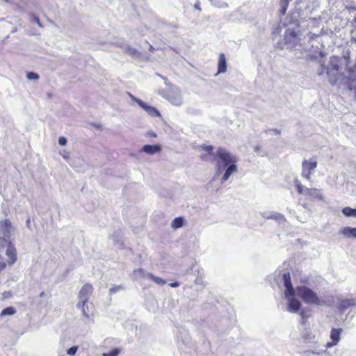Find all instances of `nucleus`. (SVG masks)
Wrapping results in <instances>:
<instances>
[{
    "label": "nucleus",
    "instance_id": "obj_1",
    "mask_svg": "<svg viewBox=\"0 0 356 356\" xmlns=\"http://www.w3.org/2000/svg\"><path fill=\"white\" fill-rule=\"evenodd\" d=\"M214 159L217 161L218 172H220L222 167L221 163H222L223 167H227L221 179L222 182L227 181L232 173L237 171L236 163L238 159L225 148L218 147L215 154Z\"/></svg>",
    "mask_w": 356,
    "mask_h": 356
},
{
    "label": "nucleus",
    "instance_id": "obj_2",
    "mask_svg": "<svg viewBox=\"0 0 356 356\" xmlns=\"http://www.w3.org/2000/svg\"><path fill=\"white\" fill-rule=\"evenodd\" d=\"M298 296L303 302L307 304L323 305L325 302L321 300L317 294L306 286H298L296 289Z\"/></svg>",
    "mask_w": 356,
    "mask_h": 356
},
{
    "label": "nucleus",
    "instance_id": "obj_3",
    "mask_svg": "<svg viewBox=\"0 0 356 356\" xmlns=\"http://www.w3.org/2000/svg\"><path fill=\"white\" fill-rule=\"evenodd\" d=\"M295 185L298 193L299 194H303L304 195L306 196L307 199L309 200H322L323 199L321 191L320 189L314 188L305 189L304 186L298 179L295 180Z\"/></svg>",
    "mask_w": 356,
    "mask_h": 356
},
{
    "label": "nucleus",
    "instance_id": "obj_4",
    "mask_svg": "<svg viewBox=\"0 0 356 356\" xmlns=\"http://www.w3.org/2000/svg\"><path fill=\"white\" fill-rule=\"evenodd\" d=\"M92 286L90 284H86L82 286L79 293V301L77 304V306L82 308L83 314L87 318H89L90 315L86 312L84 306L88 302L89 298L92 293Z\"/></svg>",
    "mask_w": 356,
    "mask_h": 356
},
{
    "label": "nucleus",
    "instance_id": "obj_5",
    "mask_svg": "<svg viewBox=\"0 0 356 356\" xmlns=\"http://www.w3.org/2000/svg\"><path fill=\"white\" fill-rule=\"evenodd\" d=\"M199 150L202 152L200 155V159L202 161H213L214 159V154L213 150L214 148L212 145H202L199 147Z\"/></svg>",
    "mask_w": 356,
    "mask_h": 356
},
{
    "label": "nucleus",
    "instance_id": "obj_6",
    "mask_svg": "<svg viewBox=\"0 0 356 356\" xmlns=\"http://www.w3.org/2000/svg\"><path fill=\"white\" fill-rule=\"evenodd\" d=\"M302 176L309 180L312 172L317 166V162L315 160H304L302 163Z\"/></svg>",
    "mask_w": 356,
    "mask_h": 356
},
{
    "label": "nucleus",
    "instance_id": "obj_7",
    "mask_svg": "<svg viewBox=\"0 0 356 356\" xmlns=\"http://www.w3.org/2000/svg\"><path fill=\"white\" fill-rule=\"evenodd\" d=\"M356 306V299L354 298H342L339 300L337 308L339 312H344L349 308Z\"/></svg>",
    "mask_w": 356,
    "mask_h": 356
},
{
    "label": "nucleus",
    "instance_id": "obj_8",
    "mask_svg": "<svg viewBox=\"0 0 356 356\" xmlns=\"http://www.w3.org/2000/svg\"><path fill=\"white\" fill-rule=\"evenodd\" d=\"M7 257H8V265L12 266L13 265L15 261H17V250L14 245V244L12 242H9L7 246L6 252Z\"/></svg>",
    "mask_w": 356,
    "mask_h": 356
},
{
    "label": "nucleus",
    "instance_id": "obj_9",
    "mask_svg": "<svg viewBox=\"0 0 356 356\" xmlns=\"http://www.w3.org/2000/svg\"><path fill=\"white\" fill-rule=\"evenodd\" d=\"M283 280H284V286L286 287V291L284 293L285 297L288 298L289 296H294L295 290L293 287L290 273H284Z\"/></svg>",
    "mask_w": 356,
    "mask_h": 356
},
{
    "label": "nucleus",
    "instance_id": "obj_10",
    "mask_svg": "<svg viewBox=\"0 0 356 356\" xmlns=\"http://www.w3.org/2000/svg\"><path fill=\"white\" fill-rule=\"evenodd\" d=\"M341 332L342 329L341 328H333L330 332L332 342H327L326 347L329 348L337 345L340 340Z\"/></svg>",
    "mask_w": 356,
    "mask_h": 356
},
{
    "label": "nucleus",
    "instance_id": "obj_11",
    "mask_svg": "<svg viewBox=\"0 0 356 356\" xmlns=\"http://www.w3.org/2000/svg\"><path fill=\"white\" fill-rule=\"evenodd\" d=\"M288 310L291 312H297L301 307V304L299 300L294 298L293 296H289Z\"/></svg>",
    "mask_w": 356,
    "mask_h": 356
},
{
    "label": "nucleus",
    "instance_id": "obj_12",
    "mask_svg": "<svg viewBox=\"0 0 356 356\" xmlns=\"http://www.w3.org/2000/svg\"><path fill=\"white\" fill-rule=\"evenodd\" d=\"M138 104L140 107L145 110L149 115L156 117L160 116V113L156 108L147 105L141 100H138Z\"/></svg>",
    "mask_w": 356,
    "mask_h": 356
},
{
    "label": "nucleus",
    "instance_id": "obj_13",
    "mask_svg": "<svg viewBox=\"0 0 356 356\" xmlns=\"http://www.w3.org/2000/svg\"><path fill=\"white\" fill-rule=\"evenodd\" d=\"M227 71V60L225 54L220 53L218 62L217 74L225 73Z\"/></svg>",
    "mask_w": 356,
    "mask_h": 356
},
{
    "label": "nucleus",
    "instance_id": "obj_14",
    "mask_svg": "<svg viewBox=\"0 0 356 356\" xmlns=\"http://www.w3.org/2000/svg\"><path fill=\"white\" fill-rule=\"evenodd\" d=\"M142 150L147 154L152 155L161 150L159 145H145L143 147Z\"/></svg>",
    "mask_w": 356,
    "mask_h": 356
},
{
    "label": "nucleus",
    "instance_id": "obj_15",
    "mask_svg": "<svg viewBox=\"0 0 356 356\" xmlns=\"http://www.w3.org/2000/svg\"><path fill=\"white\" fill-rule=\"evenodd\" d=\"M341 233L348 238H356V228L350 227H345L341 230Z\"/></svg>",
    "mask_w": 356,
    "mask_h": 356
},
{
    "label": "nucleus",
    "instance_id": "obj_16",
    "mask_svg": "<svg viewBox=\"0 0 356 356\" xmlns=\"http://www.w3.org/2000/svg\"><path fill=\"white\" fill-rule=\"evenodd\" d=\"M342 213L347 217H355L356 218V209H353L349 207H344L342 209Z\"/></svg>",
    "mask_w": 356,
    "mask_h": 356
},
{
    "label": "nucleus",
    "instance_id": "obj_17",
    "mask_svg": "<svg viewBox=\"0 0 356 356\" xmlns=\"http://www.w3.org/2000/svg\"><path fill=\"white\" fill-rule=\"evenodd\" d=\"M291 0H280V13L281 15H284L289 6Z\"/></svg>",
    "mask_w": 356,
    "mask_h": 356
},
{
    "label": "nucleus",
    "instance_id": "obj_18",
    "mask_svg": "<svg viewBox=\"0 0 356 356\" xmlns=\"http://www.w3.org/2000/svg\"><path fill=\"white\" fill-rule=\"evenodd\" d=\"M147 277L151 280H152L153 282H154L155 283H156L159 285H164L165 284V281L164 280H163L161 277H156V276L154 275L153 274L149 273L147 275Z\"/></svg>",
    "mask_w": 356,
    "mask_h": 356
},
{
    "label": "nucleus",
    "instance_id": "obj_19",
    "mask_svg": "<svg viewBox=\"0 0 356 356\" xmlns=\"http://www.w3.org/2000/svg\"><path fill=\"white\" fill-rule=\"evenodd\" d=\"M184 223L183 218L181 217L175 218L172 222V227L174 229H177L182 227Z\"/></svg>",
    "mask_w": 356,
    "mask_h": 356
},
{
    "label": "nucleus",
    "instance_id": "obj_20",
    "mask_svg": "<svg viewBox=\"0 0 356 356\" xmlns=\"http://www.w3.org/2000/svg\"><path fill=\"white\" fill-rule=\"evenodd\" d=\"M15 313L16 310L13 307H8L1 311V316L13 315Z\"/></svg>",
    "mask_w": 356,
    "mask_h": 356
},
{
    "label": "nucleus",
    "instance_id": "obj_21",
    "mask_svg": "<svg viewBox=\"0 0 356 356\" xmlns=\"http://www.w3.org/2000/svg\"><path fill=\"white\" fill-rule=\"evenodd\" d=\"M120 353V350L118 348H114L108 353H104L102 354V356H118Z\"/></svg>",
    "mask_w": 356,
    "mask_h": 356
},
{
    "label": "nucleus",
    "instance_id": "obj_22",
    "mask_svg": "<svg viewBox=\"0 0 356 356\" xmlns=\"http://www.w3.org/2000/svg\"><path fill=\"white\" fill-rule=\"evenodd\" d=\"M339 65L337 64H334V62L333 60L331 61V63H330V69L328 70V74H330L332 70H334L337 72V74H338L339 73Z\"/></svg>",
    "mask_w": 356,
    "mask_h": 356
},
{
    "label": "nucleus",
    "instance_id": "obj_23",
    "mask_svg": "<svg viewBox=\"0 0 356 356\" xmlns=\"http://www.w3.org/2000/svg\"><path fill=\"white\" fill-rule=\"evenodd\" d=\"M26 76L30 80H38L39 79L38 74L33 72H29Z\"/></svg>",
    "mask_w": 356,
    "mask_h": 356
},
{
    "label": "nucleus",
    "instance_id": "obj_24",
    "mask_svg": "<svg viewBox=\"0 0 356 356\" xmlns=\"http://www.w3.org/2000/svg\"><path fill=\"white\" fill-rule=\"evenodd\" d=\"M1 225L6 229H8L11 227V222L8 219H5L3 220H1L0 222Z\"/></svg>",
    "mask_w": 356,
    "mask_h": 356
},
{
    "label": "nucleus",
    "instance_id": "obj_25",
    "mask_svg": "<svg viewBox=\"0 0 356 356\" xmlns=\"http://www.w3.org/2000/svg\"><path fill=\"white\" fill-rule=\"evenodd\" d=\"M78 346H72L67 350V354L70 355H74L77 352Z\"/></svg>",
    "mask_w": 356,
    "mask_h": 356
},
{
    "label": "nucleus",
    "instance_id": "obj_26",
    "mask_svg": "<svg viewBox=\"0 0 356 356\" xmlns=\"http://www.w3.org/2000/svg\"><path fill=\"white\" fill-rule=\"evenodd\" d=\"M58 143L61 146H64L66 145L67 143V140L65 137L63 136H60L59 138H58Z\"/></svg>",
    "mask_w": 356,
    "mask_h": 356
},
{
    "label": "nucleus",
    "instance_id": "obj_27",
    "mask_svg": "<svg viewBox=\"0 0 356 356\" xmlns=\"http://www.w3.org/2000/svg\"><path fill=\"white\" fill-rule=\"evenodd\" d=\"M122 289V286H115L110 289V293H113L119 291L120 289Z\"/></svg>",
    "mask_w": 356,
    "mask_h": 356
},
{
    "label": "nucleus",
    "instance_id": "obj_28",
    "mask_svg": "<svg viewBox=\"0 0 356 356\" xmlns=\"http://www.w3.org/2000/svg\"><path fill=\"white\" fill-rule=\"evenodd\" d=\"M33 19H34V22L35 23H37L40 27L42 26V24H41L40 21V19L38 17L34 16Z\"/></svg>",
    "mask_w": 356,
    "mask_h": 356
},
{
    "label": "nucleus",
    "instance_id": "obj_29",
    "mask_svg": "<svg viewBox=\"0 0 356 356\" xmlns=\"http://www.w3.org/2000/svg\"><path fill=\"white\" fill-rule=\"evenodd\" d=\"M338 81V78L337 77H334V78H332L330 77V82L332 84V85H334L337 81Z\"/></svg>",
    "mask_w": 356,
    "mask_h": 356
},
{
    "label": "nucleus",
    "instance_id": "obj_30",
    "mask_svg": "<svg viewBox=\"0 0 356 356\" xmlns=\"http://www.w3.org/2000/svg\"><path fill=\"white\" fill-rule=\"evenodd\" d=\"M194 8L196 9V10H201V8H200V2H197L195 5H194Z\"/></svg>",
    "mask_w": 356,
    "mask_h": 356
},
{
    "label": "nucleus",
    "instance_id": "obj_31",
    "mask_svg": "<svg viewBox=\"0 0 356 356\" xmlns=\"http://www.w3.org/2000/svg\"><path fill=\"white\" fill-rule=\"evenodd\" d=\"M169 285L171 287H177L179 285V283L177 282H175L170 283Z\"/></svg>",
    "mask_w": 356,
    "mask_h": 356
},
{
    "label": "nucleus",
    "instance_id": "obj_32",
    "mask_svg": "<svg viewBox=\"0 0 356 356\" xmlns=\"http://www.w3.org/2000/svg\"><path fill=\"white\" fill-rule=\"evenodd\" d=\"M3 296H4L5 298H8V297H9V296H11V293H10V292H4V293H3Z\"/></svg>",
    "mask_w": 356,
    "mask_h": 356
},
{
    "label": "nucleus",
    "instance_id": "obj_33",
    "mask_svg": "<svg viewBox=\"0 0 356 356\" xmlns=\"http://www.w3.org/2000/svg\"><path fill=\"white\" fill-rule=\"evenodd\" d=\"M260 149H261L260 146H256L254 147V151L257 152H259L260 150Z\"/></svg>",
    "mask_w": 356,
    "mask_h": 356
},
{
    "label": "nucleus",
    "instance_id": "obj_34",
    "mask_svg": "<svg viewBox=\"0 0 356 356\" xmlns=\"http://www.w3.org/2000/svg\"><path fill=\"white\" fill-rule=\"evenodd\" d=\"M300 315L302 316V318H305V312L302 311L300 313Z\"/></svg>",
    "mask_w": 356,
    "mask_h": 356
},
{
    "label": "nucleus",
    "instance_id": "obj_35",
    "mask_svg": "<svg viewBox=\"0 0 356 356\" xmlns=\"http://www.w3.org/2000/svg\"><path fill=\"white\" fill-rule=\"evenodd\" d=\"M274 131H275V134H279L280 133V131H277V130H276V129H275V130H274Z\"/></svg>",
    "mask_w": 356,
    "mask_h": 356
},
{
    "label": "nucleus",
    "instance_id": "obj_36",
    "mask_svg": "<svg viewBox=\"0 0 356 356\" xmlns=\"http://www.w3.org/2000/svg\"><path fill=\"white\" fill-rule=\"evenodd\" d=\"M44 296V293L43 292L41 293V294H40V296Z\"/></svg>",
    "mask_w": 356,
    "mask_h": 356
}]
</instances>
